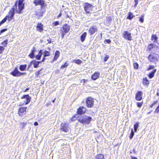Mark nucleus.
<instances>
[{
  "label": "nucleus",
  "mask_w": 159,
  "mask_h": 159,
  "mask_svg": "<svg viewBox=\"0 0 159 159\" xmlns=\"http://www.w3.org/2000/svg\"><path fill=\"white\" fill-rule=\"evenodd\" d=\"M50 53L48 51L45 50L43 52V56L44 57L49 56H50Z\"/></svg>",
  "instance_id": "obj_31"
},
{
  "label": "nucleus",
  "mask_w": 159,
  "mask_h": 159,
  "mask_svg": "<svg viewBox=\"0 0 159 159\" xmlns=\"http://www.w3.org/2000/svg\"><path fill=\"white\" fill-rule=\"evenodd\" d=\"M93 7V6L92 5L88 3H85L84 6V10H88V9H91Z\"/></svg>",
  "instance_id": "obj_18"
},
{
  "label": "nucleus",
  "mask_w": 159,
  "mask_h": 159,
  "mask_svg": "<svg viewBox=\"0 0 159 159\" xmlns=\"http://www.w3.org/2000/svg\"><path fill=\"white\" fill-rule=\"evenodd\" d=\"M134 135V132L133 131V129H131V133H130V135L129 136V138L130 139H132V138H133Z\"/></svg>",
  "instance_id": "obj_33"
},
{
  "label": "nucleus",
  "mask_w": 159,
  "mask_h": 159,
  "mask_svg": "<svg viewBox=\"0 0 159 159\" xmlns=\"http://www.w3.org/2000/svg\"><path fill=\"white\" fill-rule=\"evenodd\" d=\"M43 25L41 23H38L37 26V28L38 30L40 32H41L43 30Z\"/></svg>",
  "instance_id": "obj_21"
},
{
  "label": "nucleus",
  "mask_w": 159,
  "mask_h": 159,
  "mask_svg": "<svg viewBox=\"0 0 159 159\" xmlns=\"http://www.w3.org/2000/svg\"><path fill=\"white\" fill-rule=\"evenodd\" d=\"M33 49L31 51V52L30 53L29 55V57L33 59L35 57L34 52H36V50L35 49V48L33 47Z\"/></svg>",
  "instance_id": "obj_22"
},
{
  "label": "nucleus",
  "mask_w": 159,
  "mask_h": 159,
  "mask_svg": "<svg viewBox=\"0 0 159 159\" xmlns=\"http://www.w3.org/2000/svg\"><path fill=\"white\" fill-rule=\"evenodd\" d=\"M42 69H41L37 71L35 73L36 76L37 77H38L39 75L40 74V71L42 70Z\"/></svg>",
  "instance_id": "obj_42"
},
{
  "label": "nucleus",
  "mask_w": 159,
  "mask_h": 159,
  "mask_svg": "<svg viewBox=\"0 0 159 159\" xmlns=\"http://www.w3.org/2000/svg\"><path fill=\"white\" fill-rule=\"evenodd\" d=\"M32 63H31V61L30 62V64L28 66V69L27 70H28V69L32 65Z\"/></svg>",
  "instance_id": "obj_55"
},
{
  "label": "nucleus",
  "mask_w": 159,
  "mask_h": 159,
  "mask_svg": "<svg viewBox=\"0 0 159 159\" xmlns=\"http://www.w3.org/2000/svg\"><path fill=\"white\" fill-rule=\"evenodd\" d=\"M109 58V56L107 55H106V56L104 58V61L105 62L106 61H107V60H108V59Z\"/></svg>",
  "instance_id": "obj_44"
},
{
  "label": "nucleus",
  "mask_w": 159,
  "mask_h": 159,
  "mask_svg": "<svg viewBox=\"0 0 159 159\" xmlns=\"http://www.w3.org/2000/svg\"><path fill=\"white\" fill-rule=\"evenodd\" d=\"M45 57H44L43 58L42 61H41V62H43V61H45V60L46 59L45 58Z\"/></svg>",
  "instance_id": "obj_60"
},
{
  "label": "nucleus",
  "mask_w": 159,
  "mask_h": 159,
  "mask_svg": "<svg viewBox=\"0 0 159 159\" xmlns=\"http://www.w3.org/2000/svg\"><path fill=\"white\" fill-rule=\"evenodd\" d=\"M5 48L4 47L2 46H0V54L2 53L3 51Z\"/></svg>",
  "instance_id": "obj_38"
},
{
  "label": "nucleus",
  "mask_w": 159,
  "mask_h": 159,
  "mask_svg": "<svg viewBox=\"0 0 159 159\" xmlns=\"http://www.w3.org/2000/svg\"><path fill=\"white\" fill-rule=\"evenodd\" d=\"M53 25L54 26H57L59 24V22L58 21H55L53 23Z\"/></svg>",
  "instance_id": "obj_50"
},
{
  "label": "nucleus",
  "mask_w": 159,
  "mask_h": 159,
  "mask_svg": "<svg viewBox=\"0 0 159 159\" xmlns=\"http://www.w3.org/2000/svg\"><path fill=\"white\" fill-rule=\"evenodd\" d=\"M157 71L156 69H154L152 70L151 73H150L148 75L149 77L151 79L153 78L154 75V74Z\"/></svg>",
  "instance_id": "obj_26"
},
{
  "label": "nucleus",
  "mask_w": 159,
  "mask_h": 159,
  "mask_svg": "<svg viewBox=\"0 0 159 159\" xmlns=\"http://www.w3.org/2000/svg\"><path fill=\"white\" fill-rule=\"evenodd\" d=\"M134 2H135V4L134 5V7H136L137 4L138 3V0H134Z\"/></svg>",
  "instance_id": "obj_45"
},
{
  "label": "nucleus",
  "mask_w": 159,
  "mask_h": 159,
  "mask_svg": "<svg viewBox=\"0 0 159 159\" xmlns=\"http://www.w3.org/2000/svg\"><path fill=\"white\" fill-rule=\"evenodd\" d=\"M92 120L91 117L85 115L79 117L78 121L82 124H89Z\"/></svg>",
  "instance_id": "obj_2"
},
{
  "label": "nucleus",
  "mask_w": 159,
  "mask_h": 159,
  "mask_svg": "<svg viewBox=\"0 0 159 159\" xmlns=\"http://www.w3.org/2000/svg\"><path fill=\"white\" fill-rule=\"evenodd\" d=\"M111 17H109V18H107V20L111 21Z\"/></svg>",
  "instance_id": "obj_61"
},
{
  "label": "nucleus",
  "mask_w": 159,
  "mask_h": 159,
  "mask_svg": "<svg viewBox=\"0 0 159 159\" xmlns=\"http://www.w3.org/2000/svg\"><path fill=\"white\" fill-rule=\"evenodd\" d=\"M25 0H18V2L16 1L11 10H23L24 9V3H23Z\"/></svg>",
  "instance_id": "obj_1"
},
{
  "label": "nucleus",
  "mask_w": 159,
  "mask_h": 159,
  "mask_svg": "<svg viewBox=\"0 0 159 159\" xmlns=\"http://www.w3.org/2000/svg\"><path fill=\"white\" fill-rule=\"evenodd\" d=\"M86 109L83 107H80L77 110V113L78 114L82 115L86 112Z\"/></svg>",
  "instance_id": "obj_13"
},
{
  "label": "nucleus",
  "mask_w": 159,
  "mask_h": 159,
  "mask_svg": "<svg viewBox=\"0 0 159 159\" xmlns=\"http://www.w3.org/2000/svg\"><path fill=\"white\" fill-rule=\"evenodd\" d=\"M123 37L125 39L129 40H132V37L131 36V33L127 31H125L123 33Z\"/></svg>",
  "instance_id": "obj_10"
},
{
  "label": "nucleus",
  "mask_w": 159,
  "mask_h": 159,
  "mask_svg": "<svg viewBox=\"0 0 159 159\" xmlns=\"http://www.w3.org/2000/svg\"><path fill=\"white\" fill-rule=\"evenodd\" d=\"M154 66L152 65H150L149 66L148 68L147 69V70H149L151 69H153L154 68Z\"/></svg>",
  "instance_id": "obj_41"
},
{
  "label": "nucleus",
  "mask_w": 159,
  "mask_h": 159,
  "mask_svg": "<svg viewBox=\"0 0 159 159\" xmlns=\"http://www.w3.org/2000/svg\"><path fill=\"white\" fill-rule=\"evenodd\" d=\"M131 159H138L136 157H131Z\"/></svg>",
  "instance_id": "obj_62"
},
{
  "label": "nucleus",
  "mask_w": 159,
  "mask_h": 159,
  "mask_svg": "<svg viewBox=\"0 0 159 159\" xmlns=\"http://www.w3.org/2000/svg\"><path fill=\"white\" fill-rule=\"evenodd\" d=\"M61 130L65 132H68L69 130L68 124L66 123H62L61 126Z\"/></svg>",
  "instance_id": "obj_8"
},
{
  "label": "nucleus",
  "mask_w": 159,
  "mask_h": 159,
  "mask_svg": "<svg viewBox=\"0 0 159 159\" xmlns=\"http://www.w3.org/2000/svg\"><path fill=\"white\" fill-rule=\"evenodd\" d=\"M35 6L40 5L41 9H44L46 7L47 4L44 0H34L33 1Z\"/></svg>",
  "instance_id": "obj_4"
},
{
  "label": "nucleus",
  "mask_w": 159,
  "mask_h": 159,
  "mask_svg": "<svg viewBox=\"0 0 159 159\" xmlns=\"http://www.w3.org/2000/svg\"><path fill=\"white\" fill-rule=\"evenodd\" d=\"M157 46L152 43L149 44L148 47V50L152 52H154L157 50Z\"/></svg>",
  "instance_id": "obj_11"
},
{
  "label": "nucleus",
  "mask_w": 159,
  "mask_h": 159,
  "mask_svg": "<svg viewBox=\"0 0 159 159\" xmlns=\"http://www.w3.org/2000/svg\"><path fill=\"white\" fill-rule=\"evenodd\" d=\"M10 74L14 76L18 77L21 75L25 74V73L20 72L18 70L17 68L16 67L10 73Z\"/></svg>",
  "instance_id": "obj_7"
},
{
  "label": "nucleus",
  "mask_w": 159,
  "mask_h": 159,
  "mask_svg": "<svg viewBox=\"0 0 159 159\" xmlns=\"http://www.w3.org/2000/svg\"><path fill=\"white\" fill-rule=\"evenodd\" d=\"M96 159H105L104 155L102 154L97 155L96 156Z\"/></svg>",
  "instance_id": "obj_30"
},
{
  "label": "nucleus",
  "mask_w": 159,
  "mask_h": 159,
  "mask_svg": "<svg viewBox=\"0 0 159 159\" xmlns=\"http://www.w3.org/2000/svg\"><path fill=\"white\" fill-rule=\"evenodd\" d=\"M97 28L94 26L91 27L88 33L90 35H92L97 31Z\"/></svg>",
  "instance_id": "obj_14"
},
{
  "label": "nucleus",
  "mask_w": 159,
  "mask_h": 159,
  "mask_svg": "<svg viewBox=\"0 0 159 159\" xmlns=\"http://www.w3.org/2000/svg\"><path fill=\"white\" fill-rule=\"evenodd\" d=\"M41 56H40L38 54L37 55H36L35 56L37 60H39L41 58Z\"/></svg>",
  "instance_id": "obj_48"
},
{
  "label": "nucleus",
  "mask_w": 159,
  "mask_h": 159,
  "mask_svg": "<svg viewBox=\"0 0 159 159\" xmlns=\"http://www.w3.org/2000/svg\"><path fill=\"white\" fill-rule=\"evenodd\" d=\"M70 29V26L68 24H66L64 25L62 28L60 30L61 32H63L66 33L68 32Z\"/></svg>",
  "instance_id": "obj_9"
},
{
  "label": "nucleus",
  "mask_w": 159,
  "mask_h": 159,
  "mask_svg": "<svg viewBox=\"0 0 159 159\" xmlns=\"http://www.w3.org/2000/svg\"><path fill=\"white\" fill-rule=\"evenodd\" d=\"M8 40L7 39L4 41L2 43V44L4 47H6L7 44Z\"/></svg>",
  "instance_id": "obj_35"
},
{
  "label": "nucleus",
  "mask_w": 159,
  "mask_h": 159,
  "mask_svg": "<svg viewBox=\"0 0 159 159\" xmlns=\"http://www.w3.org/2000/svg\"><path fill=\"white\" fill-rule=\"evenodd\" d=\"M74 118H76V117H75V116H73V117L71 119V120H72V121H74L75 120V119H74Z\"/></svg>",
  "instance_id": "obj_58"
},
{
  "label": "nucleus",
  "mask_w": 159,
  "mask_h": 159,
  "mask_svg": "<svg viewBox=\"0 0 159 159\" xmlns=\"http://www.w3.org/2000/svg\"><path fill=\"white\" fill-rule=\"evenodd\" d=\"M29 88H26L25 91V92H27V91H28L29 90Z\"/></svg>",
  "instance_id": "obj_64"
},
{
  "label": "nucleus",
  "mask_w": 159,
  "mask_h": 159,
  "mask_svg": "<svg viewBox=\"0 0 159 159\" xmlns=\"http://www.w3.org/2000/svg\"><path fill=\"white\" fill-rule=\"evenodd\" d=\"M102 37V34H99L97 38H98V39H101Z\"/></svg>",
  "instance_id": "obj_52"
},
{
  "label": "nucleus",
  "mask_w": 159,
  "mask_h": 159,
  "mask_svg": "<svg viewBox=\"0 0 159 159\" xmlns=\"http://www.w3.org/2000/svg\"><path fill=\"white\" fill-rule=\"evenodd\" d=\"M134 66L135 69H137L138 68L139 65L137 63H134Z\"/></svg>",
  "instance_id": "obj_39"
},
{
  "label": "nucleus",
  "mask_w": 159,
  "mask_h": 159,
  "mask_svg": "<svg viewBox=\"0 0 159 159\" xmlns=\"http://www.w3.org/2000/svg\"><path fill=\"white\" fill-rule=\"evenodd\" d=\"M139 126V123L138 122L136 123L134 125V131L135 132H136L137 129L138 128Z\"/></svg>",
  "instance_id": "obj_32"
},
{
  "label": "nucleus",
  "mask_w": 159,
  "mask_h": 159,
  "mask_svg": "<svg viewBox=\"0 0 159 159\" xmlns=\"http://www.w3.org/2000/svg\"><path fill=\"white\" fill-rule=\"evenodd\" d=\"M134 16L133 15V14L130 12L129 13L128 16L127 17V19L129 20H131Z\"/></svg>",
  "instance_id": "obj_28"
},
{
  "label": "nucleus",
  "mask_w": 159,
  "mask_h": 159,
  "mask_svg": "<svg viewBox=\"0 0 159 159\" xmlns=\"http://www.w3.org/2000/svg\"><path fill=\"white\" fill-rule=\"evenodd\" d=\"M94 102L93 99L91 97H88L86 101L87 106L88 107H93L94 105Z\"/></svg>",
  "instance_id": "obj_6"
},
{
  "label": "nucleus",
  "mask_w": 159,
  "mask_h": 159,
  "mask_svg": "<svg viewBox=\"0 0 159 159\" xmlns=\"http://www.w3.org/2000/svg\"><path fill=\"white\" fill-rule=\"evenodd\" d=\"M60 53L59 51H56L55 52V56L53 59V61L56 60L59 57Z\"/></svg>",
  "instance_id": "obj_23"
},
{
  "label": "nucleus",
  "mask_w": 159,
  "mask_h": 159,
  "mask_svg": "<svg viewBox=\"0 0 159 159\" xmlns=\"http://www.w3.org/2000/svg\"><path fill=\"white\" fill-rule=\"evenodd\" d=\"M85 12L84 13H86L87 15L89 14L90 13V12L89 11H84Z\"/></svg>",
  "instance_id": "obj_57"
},
{
  "label": "nucleus",
  "mask_w": 159,
  "mask_h": 159,
  "mask_svg": "<svg viewBox=\"0 0 159 159\" xmlns=\"http://www.w3.org/2000/svg\"><path fill=\"white\" fill-rule=\"evenodd\" d=\"M27 108V107H22L19 108L18 111V113L19 115L21 116L23 115V113H24L25 112H26Z\"/></svg>",
  "instance_id": "obj_19"
},
{
  "label": "nucleus",
  "mask_w": 159,
  "mask_h": 159,
  "mask_svg": "<svg viewBox=\"0 0 159 159\" xmlns=\"http://www.w3.org/2000/svg\"><path fill=\"white\" fill-rule=\"evenodd\" d=\"M158 102V101L157 100L155 101L154 102H153L152 104L150 106L151 107H152L153 106H154L156 104H157Z\"/></svg>",
  "instance_id": "obj_47"
},
{
  "label": "nucleus",
  "mask_w": 159,
  "mask_h": 159,
  "mask_svg": "<svg viewBox=\"0 0 159 159\" xmlns=\"http://www.w3.org/2000/svg\"><path fill=\"white\" fill-rule=\"evenodd\" d=\"M159 57V55L157 54H150L148 57V60L150 62H155L158 60V58Z\"/></svg>",
  "instance_id": "obj_5"
},
{
  "label": "nucleus",
  "mask_w": 159,
  "mask_h": 159,
  "mask_svg": "<svg viewBox=\"0 0 159 159\" xmlns=\"http://www.w3.org/2000/svg\"><path fill=\"white\" fill-rule=\"evenodd\" d=\"M143 104V102H137V106L139 107H141L142 106Z\"/></svg>",
  "instance_id": "obj_43"
},
{
  "label": "nucleus",
  "mask_w": 159,
  "mask_h": 159,
  "mask_svg": "<svg viewBox=\"0 0 159 159\" xmlns=\"http://www.w3.org/2000/svg\"><path fill=\"white\" fill-rule=\"evenodd\" d=\"M6 21V19L5 17L0 22V26Z\"/></svg>",
  "instance_id": "obj_37"
},
{
  "label": "nucleus",
  "mask_w": 159,
  "mask_h": 159,
  "mask_svg": "<svg viewBox=\"0 0 159 159\" xmlns=\"http://www.w3.org/2000/svg\"><path fill=\"white\" fill-rule=\"evenodd\" d=\"M7 30V29H4L1 30L0 31V33H3Z\"/></svg>",
  "instance_id": "obj_53"
},
{
  "label": "nucleus",
  "mask_w": 159,
  "mask_h": 159,
  "mask_svg": "<svg viewBox=\"0 0 159 159\" xmlns=\"http://www.w3.org/2000/svg\"><path fill=\"white\" fill-rule=\"evenodd\" d=\"M144 14L142 15L139 18V21L141 23H143L144 21Z\"/></svg>",
  "instance_id": "obj_36"
},
{
  "label": "nucleus",
  "mask_w": 159,
  "mask_h": 159,
  "mask_svg": "<svg viewBox=\"0 0 159 159\" xmlns=\"http://www.w3.org/2000/svg\"><path fill=\"white\" fill-rule=\"evenodd\" d=\"M61 12H60V13L59 14V15L57 16V17L59 18V17H60L61 16Z\"/></svg>",
  "instance_id": "obj_63"
},
{
  "label": "nucleus",
  "mask_w": 159,
  "mask_h": 159,
  "mask_svg": "<svg viewBox=\"0 0 159 159\" xmlns=\"http://www.w3.org/2000/svg\"><path fill=\"white\" fill-rule=\"evenodd\" d=\"M87 35V33L86 32L84 33L80 36V40L82 42H83L85 40V38Z\"/></svg>",
  "instance_id": "obj_25"
},
{
  "label": "nucleus",
  "mask_w": 159,
  "mask_h": 159,
  "mask_svg": "<svg viewBox=\"0 0 159 159\" xmlns=\"http://www.w3.org/2000/svg\"><path fill=\"white\" fill-rule=\"evenodd\" d=\"M21 99H25L26 102L25 103V104H28L30 101L31 98L29 95H24L21 97Z\"/></svg>",
  "instance_id": "obj_15"
},
{
  "label": "nucleus",
  "mask_w": 159,
  "mask_h": 159,
  "mask_svg": "<svg viewBox=\"0 0 159 159\" xmlns=\"http://www.w3.org/2000/svg\"><path fill=\"white\" fill-rule=\"evenodd\" d=\"M61 32V36L62 38H63L65 34V33L63 32Z\"/></svg>",
  "instance_id": "obj_54"
},
{
  "label": "nucleus",
  "mask_w": 159,
  "mask_h": 159,
  "mask_svg": "<svg viewBox=\"0 0 159 159\" xmlns=\"http://www.w3.org/2000/svg\"><path fill=\"white\" fill-rule=\"evenodd\" d=\"M15 13L20 14L22 13V11H10L9 15L6 16L5 18L6 20H8L9 22L13 18Z\"/></svg>",
  "instance_id": "obj_3"
},
{
  "label": "nucleus",
  "mask_w": 159,
  "mask_h": 159,
  "mask_svg": "<svg viewBox=\"0 0 159 159\" xmlns=\"http://www.w3.org/2000/svg\"><path fill=\"white\" fill-rule=\"evenodd\" d=\"M27 65H21L19 66V69L20 70L23 71L26 70Z\"/></svg>",
  "instance_id": "obj_24"
},
{
  "label": "nucleus",
  "mask_w": 159,
  "mask_h": 159,
  "mask_svg": "<svg viewBox=\"0 0 159 159\" xmlns=\"http://www.w3.org/2000/svg\"><path fill=\"white\" fill-rule=\"evenodd\" d=\"M43 53V50H40L39 51L38 55L41 57Z\"/></svg>",
  "instance_id": "obj_49"
},
{
  "label": "nucleus",
  "mask_w": 159,
  "mask_h": 159,
  "mask_svg": "<svg viewBox=\"0 0 159 159\" xmlns=\"http://www.w3.org/2000/svg\"><path fill=\"white\" fill-rule=\"evenodd\" d=\"M105 42L108 43H110L111 42V41L110 39H105Z\"/></svg>",
  "instance_id": "obj_51"
},
{
  "label": "nucleus",
  "mask_w": 159,
  "mask_h": 159,
  "mask_svg": "<svg viewBox=\"0 0 159 159\" xmlns=\"http://www.w3.org/2000/svg\"><path fill=\"white\" fill-rule=\"evenodd\" d=\"M100 73L99 72H95L92 76L91 79L95 80L99 78Z\"/></svg>",
  "instance_id": "obj_17"
},
{
  "label": "nucleus",
  "mask_w": 159,
  "mask_h": 159,
  "mask_svg": "<svg viewBox=\"0 0 159 159\" xmlns=\"http://www.w3.org/2000/svg\"><path fill=\"white\" fill-rule=\"evenodd\" d=\"M143 84L144 85H147L149 84V82L147 78L143 79Z\"/></svg>",
  "instance_id": "obj_29"
},
{
  "label": "nucleus",
  "mask_w": 159,
  "mask_h": 159,
  "mask_svg": "<svg viewBox=\"0 0 159 159\" xmlns=\"http://www.w3.org/2000/svg\"><path fill=\"white\" fill-rule=\"evenodd\" d=\"M21 124H22V128H24V127H25V125L26 124V123H21Z\"/></svg>",
  "instance_id": "obj_56"
},
{
  "label": "nucleus",
  "mask_w": 159,
  "mask_h": 159,
  "mask_svg": "<svg viewBox=\"0 0 159 159\" xmlns=\"http://www.w3.org/2000/svg\"><path fill=\"white\" fill-rule=\"evenodd\" d=\"M158 38L156 35L153 34L152 36L151 40L153 41L154 42L156 43L157 42Z\"/></svg>",
  "instance_id": "obj_27"
},
{
  "label": "nucleus",
  "mask_w": 159,
  "mask_h": 159,
  "mask_svg": "<svg viewBox=\"0 0 159 159\" xmlns=\"http://www.w3.org/2000/svg\"><path fill=\"white\" fill-rule=\"evenodd\" d=\"M143 93L140 91H138L135 95V99L137 101H140L142 99Z\"/></svg>",
  "instance_id": "obj_12"
},
{
  "label": "nucleus",
  "mask_w": 159,
  "mask_h": 159,
  "mask_svg": "<svg viewBox=\"0 0 159 159\" xmlns=\"http://www.w3.org/2000/svg\"><path fill=\"white\" fill-rule=\"evenodd\" d=\"M68 64H67L66 62L64 65H63L61 66V68L63 69L66 67L68 66Z\"/></svg>",
  "instance_id": "obj_40"
},
{
  "label": "nucleus",
  "mask_w": 159,
  "mask_h": 159,
  "mask_svg": "<svg viewBox=\"0 0 159 159\" xmlns=\"http://www.w3.org/2000/svg\"><path fill=\"white\" fill-rule=\"evenodd\" d=\"M74 62H75V63L78 64H80L82 62V61L80 59H77L75 60Z\"/></svg>",
  "instance_id": "obj_34"
},
{
  "label": "nucleus",
  "mask_w": 159,
  "mask_h": 159,
  "mask_svg": "<svg viewBox=\"0 0 159 159\" xmlns=\"http://www.w3.org/2000/svg\"><path fill=\"white\" fill-rule=\"evenodd\" d=\"M41 63V61H37L35 60H33L31 61V63L34 65V68H36L39 67V65Z\"/></svg>",
  "instance_id": "obj_20"
},
{
  "label": "nucleus",
  "mask_w": 159,
  "mask_h": 159,
  "mask_svg": "<svg viewBox=\"0 0 159 159\" xmlns=\"http://www.w3.org/2000/svg\"><path fill=\"white\" fill-rule=\"evenodd\" d=\"M43 14V12L41 11H37L35 12V17L38 19H39L40 17H42Z\"/></svg>",
  "instance_id": "obj_16"
},
{
  "label": "nucleus",
  "mask_w": 159,
  "mask_h": 159,
  "mask_svg": "<svg viewBox=\"0 0 159 159\" xmlns=\"http://www.w3.org/2000/svg\"><path fill=\"white\" fill-rule=\"evenodd\" d=\"M155 112H156L157 113H158L159 112V105L157 107V108L156 109L155 111Z\"/></svg>",
  "instance_id": "obj_46"
},
{
  "label": "nucleus",
  "mask_w": 159,
  "mask_h": 159,
  "mask_svg": "<svg viewBox=\"0 0 159 159\" xmlns=\"http://www.w3.org/2000/svg\"><path fill=\"white\" fill-rule=\"evenodd\" d=\"M34 125L35 126H37L38 125V123L36 121L34 123Z\"/></svg>",
  "instance_id": "obj_59"
}]
</instances>
